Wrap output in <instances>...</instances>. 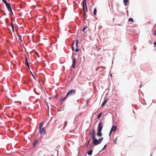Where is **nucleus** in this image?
I'll use <instances>...</instances> for the list:
<instances>
[{
	"label": "nucleus",
	"mask_w": 156,
	"mask_h": 156,
	"mask_svg": "<svg viewBox=\"0 0 156 156\" xmlns=\"http://www.w3.org/2000/svg\"><path fill=\"white\" fill-rule=\"evenodd\" d=\"M103 124L102 122L100 121L98 126L97 135L99 137H100L102 135L101 131L103 127V126L102 125Z\"/></svg>",
	"instance_id": "obj_1"
},
{
	"label": "nucleus",
	"mask_w": 156,
	"mask_h": 156,
	"mask_svg": "<svg viewBox=\"0 0 156 156\" xmlns=\"http://www.w3.org/2000/svg\"><path fill=\"white\" fill-rule=\"evenodd\" d=\"M76 90H69L67 93V95L71 96L75 94L76 93Z\"/></svg>",
	"instance_id": "obj_2"
},
{
	"label": "nucleus",
	"mask_w": 156,
	"mask_h": 156,
	"mask_svg": "<svg viewBox=\"0 0 156 156\" xmlns=\"http://www.w3.org/2000/svg\"><path fill=\"white\" fill-rule=\"evenodd\" d=\"M92 143L95 146H96L99 144L98 140L96 138L92 140Z\"/></svg>",
	"instance_id": "obj_3"
},
{
	"label": "nucleus",
	"mask_w": 156,
	"mask_h": 156,
	"mask_svg": "<svg viewBox=\"0 0 156 156\" xmlns=\"http://www.w3.org/2000/svg\"><path fill=\"white\" fill-rule=\"evenodd\" d=\"M45 127L39 129V133L41 134H44L45 133V130H44Z\"/></svg>",
	"instance_id": "obj_4"
},
{
	"label": "nucleus",
	"mask_w": 156,
	"mask_h": 156,
	"mask_svg": "<svg viewBox=\"0 0 156 156\" xmlns=\"http://www.w3.org/2000/svg\"><path fill=\"white\" fill-rule=\"evenodd\" d=\"M82 3L83 5V8H84V6H85L86 11H87V7L86 4V0H83Z\"/></svg>",
	"instance_id": "obj_5"
},
{
	"label": "nucleus",
	"mask_w": 156,
	"mask_h": 156,
	"mask_svg": "<svg viewBox=\"0 0 156 156\" xmlns=\"http://www.w3.org/2000/svg\"><path fill=\"white\" fill-rule=\"evenodd\" d=\"M5 4V5L7 7V8L8 10H10V9H11V5L9 3H8L7 2H6Z\"/></svg>",
	"instance_id": "obj_6"
},
{
	"label": "nucleus",
	"mask_w": 156,
	"mask_h": 156,
	"mask_svg": "<svg viewBox=\"0 0 156 156\" xmlns=\"http://www.w3.org/2000/svg\"><path fill=\"white\" fill-rule=\"evenodd\" d=\"M76 63L75 58H74L72 61V67L73 68H75Z\"/></svg>",
	"instance_id": "obj_7"
},
{
	"label": "nucleus",
	"mask_w": 156,
	"mask_h": 156,
	"mask_svg": "<svg viewBox=\"0 0 156 156\" xmlns=\"http://www.w3.org/2000/svg\"><path fill=\"white\" fill-rule=\"evenodd\" d=\"M117 129V126L116 125L113 126L111 129V131H115Z\"/></svg>",
	"instance_id": "obj_8"
},
{
	"label": "nucleus",
	"mask_w": 156,
	"mask_h": 156,
	"mask_svg": "<svg viewBox=\"0 0 156 156\" xmlns=\"http://www.w3.org/2000/svg\"><path fill=\"white\" fill-rule=\"evenodd\" d=\"M38 139H36L34 140V142L33 143V146L34 147H35L38 141Z\"/></svg>",
	"instance_id": "obj_9"
},
{
	"label": "nucleus",
	"mask_w": 156,
	"mask_h": 156,
	"mask_svg": "<svg viewBox=\"0 0 156 156\" xmlns=\"http://www.w3.org/2000/svg\"><path fill=\"white\" fill-rule=\"evenodd\" d=\"M25 62L26 63V66L28 68L30 69V66H29V63H28L27 59V58H25Z\"/></svg>",
	"instance_id": "obj_10"
},
{
	"label": "nucleus",
	"mask_w": 156,
	"mask_h": 156,
	"mask_svg": "<svg viewBox=\"0 0 156 156\" xmlns=\"http://www.w3.org/2000/svg\"><path fill=\"white\" fill-rule=\"evenodd\" d=\"M68 96L67 95V94H66V96L64 97H61L60 99V100L62 101H63L65 99H66L68 97Z\"/></svg>",
	"instance_id": "obj_11"
},
{
	"label": "nucleus",
	"mask_w": 156,
	"mask_h": 156,
	"mask_svg": "<svg viewBox=\"0 0 156 156\" xmlns=\"http://www.w3.org/2000/svg\"><path fill=\"white\" fill-rule=\"evenodd\" d=\"M93 151L92 149H90L87 152V153L89 155H91L92 154Z\"/></svg>",
	"instance_id": "obj_12"
},
{
	"label": "nucleus",
	"mask_w": 156,
	"mask_h": 156,
	"mask_svg": "<svg viewBox=\"0 0 156 156\" xmlns=\"http://www.w3.org/2000/svg\"><path fill=\"white\" fill-rule=\"evenodd\" d=\"M107 98L106 99H104V101L102 103L101 105V106H103L104 105H105L107 103L108 101V100H107Z\"/></svg>",
	"instance_id": "obj_13"
},
{
	"label": "nucleus",
	"mask_w": 156,
	"mask_h": 156,
	"mask_svg": "<svg viewBox=\"0 0 156 156\" xmlns=\"http://www.w3.org/2000/svg\"><path fill=\"white\" fill-rule=\"evenodd\" d=\"M103 139H104L102 137L100 138H99L98 139V142L99 143V144H100L101 143L102 141L103 140Z\"/></svg>",
	"instance_id": "obj_14"
},
{
	"label": "nucleus",
	"mask_w": 156,
	"mask_h": 156,
	"mask_svg": "<svg viewBox=\"0 0 156 156\" xmlns=\"http://www.w3.org/2000/svg\"><path fill=\"white\" fill-rule=\"evenodd\" d=\"M123 3L125 6H127L128 5V0H123Z\"/></svg>",
	"instance_id": "obj_15"
},
{
	"label": "nucleus",
	"mask_w": 156,
	"mask_h": 156,
	"mask_svg": "<svg viewBox=\"0 0 156 156\" xmlns=\"http://www.w3.org/2000/svg\"><path fill=\"white\" fill-rule=\"evenodd\" d=\"M83 16L84 17H85V15H86V13L85 12V6H84V8H83Z\"/></svg>",
	"instance_id": "obj_16"
},
{
	"label": "nucleus",
	"mask_w": 156,
	"mask_h": 156,
	"mask_svg": "<svg viewBox=\"0 0 156 156\" xmlns=\"http://www.w3.org/2000/svg\"><path fill=\"white\" fill-rule=\"evenodd\" d=\"M97 10L96 8H95L94 10L93 13L94 15H96L97 14Z\"/></svg>",
	"instance_id": "obj_17"
},
{
	"label": "nucleus",
	"mask_w": 156,
	"mask_h": 156,
	"mask_svg": "<svg viewBox=\"0 0 156 156\" xmlns=\"http://www.w3.org/2000/svg\"><path fill=\"white\" fill-rule=\"evenodd\" d=\"M106 147H107V145H106H106H104V147H103V148H102V149L101 150V151H100L99 152V153H100L102 151H103V150H104V149H105L106 148Z\"/></svg>",
	"instance_id": "obj_18"
},
{
	"label": "nucleus",
	"mask_w": 156,
	"mask_h": 156,
	"mask_svg": "<svg viewBox=\"0 0 156 156\" xmlns=\"http://www.w3.org/2000/svg\"><path fill=\"white\" fill-rule=\"evenodd\" d=\"M100 68H104L105 69V68L104 67H102L101 68L99 67H98L96 69V71H98V70H99V69Z\"/></svg>",
	"instance_id": "obj_19"
},
{
	"label": "nucleus",
	"mask_w": 156,
	"mask_h": 156,
	"mask_svg": "<svg viewBox=\"0 0 156 156\" xmlns=\"http://www.w3.org/2000/svg\"><path fill=\"white\" fill-rule=\"evenodd\" d=\"M96 139L95 138V134H92V140Z\"/></svg>",
	"instance_id": "obj_20"
},
{
	"label": "nucleus",
	"mask_w": 156,
	"mask_h": 156,
	"mask_svg": "<svg viewBox=\"0 0 156 156\" xmlns=\"http://www.w3.org/2000/svg\"><path fill=\"white\" fill-rule=\"evenodd\" d=\"M102 114V112H101L99 113V114L97 116L98 119L99 118L101 117Z\"/></svg>",
	"instance_id": "obj_21"
},
{
	"label": "nucleus",
	"mask_w": 156,
	"mask_h": 156,
	"mask_svg": "<svg viewBox=\"0 0 156 156\" xmlns=\"http://www.w3.org/2000/svg\"><path fill=\"white\" fill-rule=\"evenodd\" d=\"M8 11L10 12V15H13V12H12V11L11 9H10V10H8Z\"/></svg>",
	"instance_id": "obj_22"
},
{
	"label": "nucleus",
	"mask_w": 156,
	"mask_h": 156,
	"mask_svg": "<svg viewBox=\"0 0 156 156\" xmlns=\"http://www.w3.org/2000/svg\"><path fill=\"white\" fill-rule=\"evenodd\" d=\"M11 27H12V30L13 31H14V25H13V24L12 23L11 24Z\"/></svg>",
	"instance_id": "obj_23"
},
{
	"label": "nucleus",
	"mask_w": 156,
	"mask_h": 156,
	"mask_svg": "<svg viewBox=\"0 0 156 156\" xmlns=\"http://www.w3.org/2000/svg\"><path fill=\"white\" fill-rule=\"evenodd\" d=\"M129 22L131 21L132 22H133V20L132 18H130L129 19Z\"/></svg>",
	"instance_id": "obj_24"
},
{
	"label": "nucleus",
	"mask_w": 156,
	"mask_h": 156,
	"mask_svg": "<svg viewBox=\"0 0 156 156\" xmlns=\"http://www.w3.org/2000/svg\"><path fill=\"white\" fill-rule=\"evenodd\" d=\"M90 141V139L89 140H88V141L87 142V143L86 145L87 147L88 146Z\"/></svg>",
	"instance_id": "obj_25"
},
{
	"label": "nucleus",
	"mask_w": 156,
	"mask_h": 156,
	"mask_svg": "<svg viewBox=\"0 0 156 156\" xmlns=\"http://www.w3.org/2000/svg\"><path fill=\"white\" fill-rule=\"evenodd\" d=\"M87 28V27L86 26V27H83V29H82V31L83 32H84V31Z\"/></svg>",
	"instance_id": "obj_26"
},
{
	"label": "nucleus",
	"mask_w": 156,
	"mask_h": 156,
	"mask_svg": "<svg viewBox=\"0 0 156 156\" xmlns=\"http://www.w3.org/2000/svg\"><path fill=\"white\" fill-rule=\"evenodd\" d=\"M43 125H41V124H40L39 125V129L43 128Z\"/></svg>",
	"instance_id": "obj_27"
},
{
	"label": "nucleus",
	"mask_w": 156,
	"mask_h": 156,
	"mask_svg": "<svg viewBox=\"0 0 156 156\" xmlns=\"http://www.w3.org/2000/svg\"><path fill=\"white\" fill-rule=\"evenodd\" d=\"M92 134H95V131L94 129L92 130Z\"/></svg>",
	"instance_id": "obj_28"
},
{
	"label": "nucleus",
	"mask_w": 156,
	"mask_h": 156,
	"mask_svg": "<svg viewBox=\"0 0 156 156\" xmlns=\"http://www.w3.org/2000/svg\"><path fill=\"white\" fill-rule=\"evenodd\" d=\"M80 50V49H78L77 48H76L75 49V52H78V51Z\"/></svg>",
	"instance_id": "obj_29"
},
{
	"label": "nucleus",
	"mask_w": 156,
	"mask_h": 156,
	"mask_svg": "<svg viewBox=\"0 0 156 156\" xmlns=\"http://www.w3.org/2000/svg\"><path fill=\"white\" fill-rule=\"evenodd\" d=\"M67 122L66 121L65 122H64V126H65V127H66L67 125Z\"/></svg>",
	"instance_id": "obj_30"
},
{
	"label": "nucleus",
	"mask_w": 156,
	"mask_h": 156,
	"mask_svg": "<svg viewBox=\"0 0 156 156\" xmlns=\"http://www.w3.org/2000/svg\"><path fill=\"white\" fill-rule=\"evenodd\" d=\"M71 48H72V50L73 51H74V49L73 47V46H71Z\"/></svg>",
	"instance_id": "obj_31"
},
{
	"label": "nucleus",
	"mask_w": 156,
	"mask_h": 156,
	"mask_svg": "<svg viewBox=\"0 0 156 156\" xmlns=\"http://www.w3.org/2000/svg\"><path fill=\"white\" fill-rule=\"evenodd\" d=\"M18 34H19V37L20 38L21 40L22 41V40L21 39V35H19V33H18Z\"/></svg>",
	"instance_id": "obj_32"
},
{
	"label": "nucleus",
	"mask_w": 156,
	"mask_h": 156,
	"mask_svg": "<svg viewBox=\"0 0 156 156\" xmlns=\"http://www.w3.org/2000/svg\"><path fill=\"white\" fill-rule=\"evenodd\" d=\"M79 43V40H76V44H78Z\"/></svg>",
	"instance_id": "obj_33"
},
{
	"label": "nucleus",
	"mask_w": 156,
	"mask_h": 156,
	"mask_svg": "<svg viewBox=\"0 0 156 156\" xmlns=\"http://www.w3.org/2000/svg\"><path fill=\"white\" fill-rule=\"evenodd\" d=\"M112 131H111V130H110V132L109 133V136H110V135L112 133Z\"/></svg>",
	"instance_id": "obj_34"
},
{
	"label": "nucleus",
	"mask_w": 156,
	"mask_h": 156,
	"mask_svg": "<svg viewBox=\"0 0 156 156\" xmlns=\"http://www.w3.org/2000/svg\"><path fill=\"white\" fill-rule=\"evenodd\" d=\"M2 1L4 2V3L7 2L6 0H2Z\"/></svg>",
	"instance_id": "obj_35"
},
{
	"label": "nucleus",
	"mask_w": 156,
	"mask_h": 156,
	"mask_svg": "<svg viewBox=\"0 0 156 156\" xmlns=\"http://www.w3.org/2000/svg\"><path fill=\"white\" fill-rule=\"evenodd\" d=\"M74 44H75V42H74V41H73V42L72 43V45H71V46H73V45H74Z\"/></svg>",
	"instance_id": "obj_36"
},
{
	"label": "nucleus",
	"mask_w": 156,
	"mask_h": 156,
	"mask_svg": "<svg viewBox=\"0 0 156 156\" xmlns=\"http://www.w3.org/2000/svg\"><path fill=\"white\" fill-rule=\"evenodd\" d=\"M31 74L32 76H33V78L35 79V77L34 76V75H33V74L31 73Z\"/></svg>",
	"instance_id": "obj_37"
},
{
	"label": "nucleus",
	"mask_w": 156,
	"mask_h": 156,
	"mask_svg": "<svg viewBox=\"0 0 156 156\" xmlns=\"http://www.w3.org/2000/svg\"><path fill=\"white\" fill-rule=\"evenodd\" d=\"M154 36H155L156 35V31H155L154 32Z\"/></svg>",
	"instance_id": "obj_38"
},
{
	"label": "nucleus",
	"mask_w": 156,
	"mask_h": 156,
	"mask_svg": "<svg viewBox=\"0 0 156 156\" xmlns=\"http://www.w3.org/2000/svg\"><path fill=\"white\" fill-rule=\"evenodd\" d=\"M117 139V137L115 138V144H116Z\"/></svg>",
	"instance_id": "obj_39"
},
{
	"label": "nucleus",
	"mask_w": 156,
	"mask_h": 156,
	"mask_svg": "<svg viewBox=\"0 0 156 156\" xmlns=\"http://www.w3.org/2000/svg\"><path fill=\"white\" fill-rule=\"evenodd\" d=\"M116 5H117V6H118V7L119 6V5L118 3H117L116 4Z\"/></svg>",
	"instance_id": "obj_40"
},
{
	"label": "nucleus",
	"mask_w": 156,
	"mask_h": 156,
	"mask_svg": "<svg viewBox=\"0 0 156 156\" xmlns=\"http://www.w3.org/2000/svg\"><path fill=\"white\" fill-rule=\"evenodd\" d=\"M76 47H77L78 46V44H76Z\"/></svg>",
	"instance_id": "obj_41"
},
{
	"label": "nucleus",
	"mask_w": 156,
	"mask_h": 156,
	"mask_svg": "<svg viewBox=\"0 0 156 156\" xmlns=\"http://www.w3.org/2000/svg\"><path fill=\"white\" fill-rule=\"evenodd\" d=\"M44 123V122H41L40 124H41V125H43V124Z\"/></svg>",
	"instance_id": "obj_42"
},
{
	"label": "nucleus",
	"mask_w": 156,
	"mask_h": 156,
	"mask_svg": "<svg viewBox=\"0 0 156 156\" xmlns=\"http://www.w3.org/2000/svg\"><path fill=\"white\" fill-rule=\"evenodd\" d=\"M154 45H155L156 44V42H154Z\"/></svg>",
	"instance_id": "obj_43"
},
{
	"label": "nucleus",
	"mask_w": 156,
	"mask_h": 156,
	"mask_svg": "<svg viewBox=\"0 0 156 156\" xmlns=\"http://www.w3.org/2000/svg\"><path fill=\"white\" fill-rule=\"evenodd\" d=\"M109 75L111 76H112V75L111 73H110Z\"/></svg>",
	"instance_id": "obj_44"
},
{
	"label": "nucleus",
	"mask_w": 156,
	"mask_h": 156,
	"mask_svg": "<svg viewBox=\"0 0 156 156\" xmlns=\"http://www.w3.org/2000/svg\"><path fill=\"white\" fill-rule=\"evenodd\" d=\"M91 131H90V133H89V135H91Z\"/></svg>",
	"instance_id": "obj_45"
},
{
	"label": "nucleus",
	"mask_w": 156,
	"mask_h": 156,
	"mask_svg": "<svg viewBox=\"0 0 156 156\" xmlns=\"http://www.w3.org/2000/svg\"><path fill=\"white\" fill-rule=\"evenodd\" d=\"M101 69V68L100 69V70H99V71H100H100H102V69Z\"/></svg>",
	"instance_id": "obj_46"
},
{
	"label": "nucleus",
	"mask_w": 156,
	"mask_h": 156,
	"mask_svg": "<svg viewBox=\"0 0 156 156\" xmlns=\"http://www.w3.org/2000/svg\"><path fill=\"white\" fill-rule=\"evenodd\" d=\"M65 126H64V127L63 128V129H65Z\"/></svg>",
	"instance_id": "obj_47"
},
{
	"label": "nucleus",
	"mask_w": 156,
	"mask_h": 156,
	"mask_svg": "<svg viewBox=\"0 0 156 156\" xmlns=\"http://www.w3.org/2000/svg\"><path fill=\"white\" fill-rule=\"evenodd\" d=\"M126 12H127L128 13V10H127L126 11Z\"/></svg>",
	"instance_id": "obj_48"
},
{
	"label": "nucleus",
	"mask_w": 156,
	"mask_h": 156,
	"mask_svg": "<svg viewBox=\"0 0 156 156\" xmlns=\"http://www.w3.org/2000/svg\"><path fill=\"white\" fill-rule=\"evenodd\" d=\"M141 84H140V87H141Z\"/></svg>",
	"instance_id": "obj_49"
},
{
	"label": "nucleus",
	"mask_w": 156,
	"mask_h": 156,
	"mask_svg": "<svg viewBox=\"0 0 156 156\" xmlns=\"http://www.w3.org/2000/svg\"><path fill=\"white\" fill-rule=\"evenodd\" d=\"M85 19H86V18H84V20H85Z\"/></svg>",
	"instance_id": "obj_50"
},
{
	"label": "nucleus",
	"mask_w": 156,
	"mask_h": 156,
	"mask_svg": "<svg viewBox=\"0 0 156 156\" xmlns=\"http://www.w3.org/2000/svg\"><path fill=\"white\" fill-rule=\"evenodd\" d=\"M21 156V155H20V156Z\"/></svg>",
	"instance_id": "obj_51"
}]
</instances>
